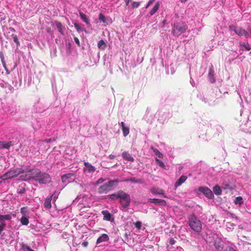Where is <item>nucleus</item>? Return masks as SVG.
Segmentation results:
<instances>
[{
  "mask_svg": "<svg viewBox=\"0 0 251 251\" xmlns=\"http://www.w3.org/2000/svg\"><path fill=\"white\" fill-rule=\"evenodd\" d=\"M81 245L84 247H87L88 245V242L87 241H84L82 243Z\"/></svg>",
  "mask_w": 251,
  "mask_h": 251,
  "instance_id": "obj_52",
  "label": "nucleus"
},
{
  "mask_svg": "<svg viewBox=\"0 0 251 251\" xmlns=\"http://www.w3.org/2000/svg\"><path fill=\"white\" fill-rule=\"evenodd\" d=\"M120 202L122 206L124 208L127 207L130 203V197L129 195L125 192L124 191H120Z\"/></svg>",
  "mask_w": 251,
  "mask_h": 251,
  "instance_id": "obj_5",
  "label": "nucleus"
},
{
  "mask_svg": "<svg viewBox=\"0 0 251 251\" xmlns=\"http://www.w3.org/2000/svg\"><path fill=\"white\" fill-rule=\"evenodd\" d=\"M151 192L154 194L162 195L164 198H167L164 194V190L158 188H153L151 190Z\"/></svg>",
  "mask_w": 251,
  "mask_h": 251,
  "instance_id": "obj_19",
  "label": "nucleus"
},
{
  "mask_svg": "<svg viewBox=\"0 0 251 251\" xmlns=\"http://www.w3.org/2000/svg\"><path fill=\"white\" fill-rule=\"evenodd\" d=\"M214 71L213 69V67H212L209 69V74H208L209 77L210 79H211V82L212 83L214 82L215 81V80L214 78Z\"/></svg>",
  "mask_w": 251,
  "mask_h": 251,
  "instance_id": "obj_26",
  "label": "nucleus"
},
{
  "mask_svg": "<svg viewBox=\"0 0 251 251\" xmlns=\"http://www.w3.org/2000/svg\"><path fill=\"white\" fill-rule=\"evenodd\" d=\"M20 211H21V213L24 215L23 216H25L26 213L27 212V207H23L21 208V210H20Z\"/></svg>",
  "mask_w": 251,
  "mask_h": 251,
  "instance_id": "obj_41",
  "label": "nucleus"
},
{
  "mask_svg": "<svg viewBox=\"0 0 251 251\" xmlns=\"http://www.w3.org/2000/svg\"><path fill=\"white\" fill-rule=\"evenodd\" d=\"M224 242L221 239H217L214 241V246L215 249L218 251H225L224 250Z\"/></svg>",
  "mask_w": 251,
  "mask_h": 251,
  "instance_id": "obj_10",
  "label": "nucleus"
},
{
  "mask_svg": "<svg viewBox=\"0 0 251 251\" xmlns=\"http://www.w3.org/2000/svg\"><path fill=\"white\" fill-rule=\"evenodd\" d=\"M54 24L57 27V29L59 32L62 35H64V31L65 30V27L64 26L62 25L61 22L58 21H55Z\"/></svg>",
  "mask_w": 251,
  "mask_h": 251,
  "instance_id": "obj_16",
  "label": "nucleus"
},
{
  "mask_svg": "<svg viewBox=\"0 0 251 251\" xmlns=\"http://www.w3.org/2000/svg\"><path fill=\"white\" fill-rule=\"evenodd\" d=\"M154 0H150L146 6V8H148L154 2Z\"/></svg>",
  "mask_w": 251,
  "mask_h": 251,
  "instance_id": "obj_49",
  "label": "nucleus"
},
{
  "mask_svg": "<svg viewBox=\"0 0 251 251\" xmlns=\"http://www.w3.org/2000/svg\"><path fill=\"white\" fill-rule=\"evenodd\" d=\"M148 201L154 204L159 203L160 205L165 206L167 204L166 201L158 199H149Z\"/></svg>",
  "mask_w": 251,
  "mask_h": 251,
  "instance_id": "obj_15",
  "label": "nucleus"
},
{
  "mask_svg": "<svg viewBox=\"0 0 251 251\" xmlns=\"http://www.w3.org/2000/svg\"><path fill=\"white\" fill-rule=\"evenodd\" d=\"M222 188L225 190H231L232 187L228 178H225L222 183Z\"/></svg>",
  "mask_w": 251,
  "mask_h": 251,
  "instance_id": "obj_13",
  "label": "nucleus"
},
{
  "mask_svg": "<svg viewBox=\"0 0 251 251\" xmlns=\"http://www.w3.org/2000/svg\"><path fill=\"white\" fill-rule=\"evenodd\" d=\"M108 158L110 159H113L115 158V156L114 155H113V154H110L109 156H108Z\"/></svg>",
  "mask_w": 251,
  "mask_h": 251,
  "instance_id": "obj_53",
  "label": "nucleus"
},
{
  "mask_svg": "<svg viewBox=\"0 0 251 251\" xmlns=\"http://www.w3.org/2000/svg\"><path fill=\"white\" fill-rule=\"evenodd\" d=\"M234 202L236 204H242L243 202L242 198L241 197H236L234 200Z\"/></svg>",
  "mask_w": 251,
  "mask_h": 251,
  "instance_id": "obj_36",
  "label": "nucleus"
},
{
  "mask_svg": "<svg viewBox=\"0 0 251 251\" xmlns=\"http://www.w3.org/2000/svg\"><path fill=\"white\" fill-rule=\"evenodd\" d=\"M120 191L116 193H114L111 195H109L108 197L112 200H116L118 199H119V196H120Z\"/></svg>",
  "mask_w": 251,
  "mask_h": 251,
  "instance_id": "obj_29",
  "label": "nucleus"
},
{
  "mask_svg": "<svg viewBox=\"0 0 251 251\" xmlns=\"http://www.w3.org/2000/svg\"><path fill=\"white\" fill-rule=\"evenodd\" d=\"M24 170L22 168H18L15 170L10 171L1 176L0 178L6 180L17 176L19 175L24 173Z\"/></svg>",
  "mask_w": 251,
  "mask_h": 251,
  "instance_id": "obj_6",
  "label": "nucleus"
},
{
  "mask_svg": "<svg viewBox=\"0 0 251 251\" xmlns=\"http://www.w3.org/2000/svg\"><path fill=\"white\" fill-rule=\"evenodd\" d=\"M242 46L244 47L247 50H250L251 49V47H250V45L249 44H247L246 45L245 43H242L240 44Z\"/></svg>",
  "mask_w": 251,
  "mask_h": 251,
  "instance_id": "obj_45",
  "label": "nucleus"
},
{
  "mask_svg": "<svg viewBox=\"0 0 251 251\" xmlns=\"http://www.w3.org/2000/svg\"><path fill=\"white\" fill-rule=\"evenodd\" d=\"M75 176L74 173H68L65 174L61 176V181L63 183H67V184L73 181L72 178Z\"/></svg>",
  "mask_w": 251,
  "mask_h": 251,
  "instance_id": "obj_9",
  "label": "nucleus"
},
{
  "mask_svg": "<svg viewBox=\"0 0 251 251\" xmlns=\"http://www.w3.org/2000/svg\"><path fill=\"white\" fill-rule=\"evenodd\" d=\"M180 0L182 3H184V2H186L188 0Z\"/></svg>",
  "mask_w": 251,
  "mask_h": 251,
  "instance_id": "obj_59",
  "label": "nucleus"
},
{
  "mask_svg": "<svg viewBox=\"0 0 251 251\" xmlns=\"http://www.w3.org/2000/svg\"><path fill=\"white\" fill-rule=\"evenodd\" d=\"M200 190L208 199H212L214 197L212 192L207 187H201Z\"/></svg>",
  "mask_w": 251,
  "mask_h": 251,
  "instance_id": "obj_12",
  "label": "nucleus"
},
{
  "mask_svg": "<svg viewBox=\"0 0 251 251\" xmlns=\"http://www.w3.org/2000/svg\"><path fill=\"white\" fill-rule=\"evenodd\" d=\"M104 181V179L102 178H99L97 181L96 182V185H98L100 183H102Z\"/></svg>",
  "mask_w": 251,
  "mask_h": 251,
  "instance_id": "obj_47",
  "label": "nucleus"
},
{
  "mask_svg": "<svg viewBox=\"0 0 251 251\" xmlns=\"http://www.w3.org/2000/svg\"><path fill=\"white\" fill-rule=\"evenodd\" d=\"M140 5V2L134 1L131 4V6L133 8L138 7Z\"/></svg>",
  "mask_w": 251,
  "mask_h": 251,
  "instance_id": "obj_43",
  "label": "nucleus"
},
{
  "mask_svg": "<svg viewBox=\"0 0 251 251\" xmlns=\"http://www.w3.org/2000/svg\"><path fill=\"white\" fill-rule=\"evenodd\" d=\"M250 53L251 54V51L250 52Z\"/></svg>",
  "mask_w": 251,
  "mask_h": 251,
  "instance_id": "obj_60",
  "label": "nucleus"
},
{
  "mask_svg": "<svg viewBox=\"0 0 251 251\" xmlns=\"http://www.w3.org/2000/svg\"><path fill=\"white\" fill-rule=\"evenodd\" d=\"M0 58H1V62H2V65H3V67L5 68V70L7 71V74H9V72H8V70H7V69L6 68V63L5 62L4 58L3 56L0 55Z\"/></svg>",
  "mask_w": 251,
  "mask_h": 251,
  "instance_id": "obj_42",
  "label": "nucleus"
},
{
  "mask_svg": "<svg viewBox=\"0 0 251 251\" xmlns=\"http://www.w3.org/2000/svg\"><path fill=\"white\" fill-rule=\"evenodd\" d=\"M11 219V216L10 214L7 215H0V221L4 222V220H10Z\"/></svg>",
  "mask_w": 251,
  "mask_h": 251,
  "instance_id": "obj_30",
  "label": "nucleus"
},
{
  "mask_svg": "<svg viewBox=\"0 0 251 251\" xmlns=\"http://www.w3.org/2000/svg\"><path fill=\"white\" fill-rule=\"evenodd\" d=\"M229 28L231 31H234L239 36H244L246 38L249 37V32L240 27H237L234 25H229Z\"/></svg>",
  "mask_w": 251,
  "mask_h": 251,
  "instance_id": "obj_7",
  "label": "nucleus"
},
{
  "mask_svg": "<svg viewBox=\"0 0 251 251\" xmlns=\"http://www.w3.org/2000/svg\"><path fill=\"white\" fill-rule=\"evenodd\" d=\"M160 5V2L158 1L156 3L153 7L151 9V10L150 12V14L151 16L154 15L159 9V6Z\"/></svg>",
  "mask_w": 251,
  "mask_h": 251,
  "instance_id": "obj_25",
  "label": "nucleus"
},
{
  "mask_svg": "<svg viewBox=\"0 0 251 251\" xmlns=\"http://www.w3.org/2000/svg\"><path fill=\"white\" fill-rule=\"evenodd\" d=\"M109 238L107 234H102L101 236L98 238L97 240L96 244H99L101 242H106L109 240Z\"/></svg>",
  "mask_w": 251,
  "mask_h": 251,
  "instance_id": "obj_18",
  "label": "nucleus"
},
{
  "mask_svg": "<svg viewBox=\"0 0 251 251\" xmlns=\"http://www.w3.org/2000/svg\"><path fill=\"white\" fill-rule=\"evenodd\" d=\"M225 251H235L234 249H233L232 248H231L230 247H227L225 249Z\"/></svg>",
  "mask_w": 251,
  "mask_h": 251,
  "instance_id": "obj_50",
  "label": "nucleus"
},
{
  "mask_svg": "<svg viewBox=\"0 0 251 251\" xmlns=\"http://www.w3.org/2000/svg\"><path fill=\"white\" fill-rule=\"evenodd\" d=\"M23 248L24 250H27V251H34L33 250L31 249L28 246H27L26 245H25V244L23 245Z\"/></svg>",
  "mask_w": 251,
  "mask_h": 251,
  "instance_id": "obj_46",
  "label": "nucleus"
},
{
  "mask_svg": "<svg viewBox=\"0 0 251 251\" xmlns=\"http://www.w3.org/2000/svg\"><path fill=\"white\" fill-rule=\"evenodd\" d=\"M12 145L13 144L11 141L8 142H0V150L4 148L9 149Z\"/></svg>",
  "mask_w": 251,
  "mask_h": 251,
  "instance_id": "obj_23",
  "label": "nucleus"
},
{
  "mask_svg": "<svg viewBox=\"0 0 251 251\" xmlns=\"http://www.w3.org/2000/svg\"><path fill=\"white\" fill-rule=\"evenodd\" d=\"M155 161L156 162L157 165L161 168H164L165 167V166L164 163L162 161L159 160V159L156 158Z\"/></svg>",
  "mask_w": 251,
  "mask_h": 251,
  "instance_id": "obj_37",
  "label": "nucleus"
},
{
  "mask_svg": "<svg viewBox=\"0 0 251 251\" xmlns=\"http://www.w3.org/2000/svg\"><path fill=\"white\" fill-rule=\"evenodd\" d=\"M84 167L83 168L84 172L93 173L96 171V168L88 162H85L84 163Z\"/></svg>",
  "mask_w": 251,
  "mask_h": 251,
  "instance_id": "obj_11",
  "label": "nucleus"
},
{
  "mask_svg": "<svg viewBox=\"0 0 251 251\" xmlns=\"http://www.w3.org/2000/svg\"><path fill=\"white\" fill-rule=\"evenodd\" d=\"M41 172L39 169H33L27 171L26 174L22 175L21 178L24 181H28L31 179L37 181L41 175Z\"/></svg>",
  "mask_w": 251,
  "mask_h": 251,
  "instance_id": "obj_3",
  "label": "nucleus"
},
{
  "mask_svg": "<svg viewBox=\"0 0 251 251\" xmlns=\"http://www.w3.org/2000/svg\"><path fill=\"white\" fill-rule=\"evenodd\" d=\"M99 19L100 21H102L103 23H105L106 22V18L104 15L102 13H100L99 14Z\"/></svg>",
  "mask_w": 251,
  "mask_h": 251,
  "instance_id": "obj_40",
  "label": "nucleus"
},
{
  "mask_svg": "<svg viewBox=\"0 0 251 251\" xmlns=\"http://www.w3.org/2000/svg\"><path fill=\"white\" fill-rule=\"evenodd\" d=\"M9 30L12 31L13 33L15 32V30L14 28H12V27H10L9 28Z\"/></svg>",
  "mask_w": 251,
  "mask_h": 251,
  "instance_id": "obj_55",
  "label": "nucleus"
},
{
  "mask_svg": "<svg viewBox=\"0 0 251 251\" xmlns=\"http://www.w3.org/2000/svg\"><path fill=\"white\" fill-rule=\"evenodd\" d=\"M79 14L81 20L84 22H85L87 25L90 26L91 24L90 23V21L87 16L82 12H79Z\"/></svg>",
  "mask_w": 251,
  "mask_h": 251,
  "instance_id": "obj_24",
  "label": "nucleus"
},
{
  "mask_svg": "<svg viewBox=\"0 0 251 251\" xmlns=\"http://www.w3.org/2000/svg\"><path fill=\"white\" fill-rule=\"evenodd\" d=\"M248 30L249 31V32L250 33V34H251V27H249L248 28Z\"/></svg>",
  "mask_w": 251,
  "mask_h": 251,
  "instance_id": "obj_58",
  "label": "nucleus"
},
{
  "mask_svg": "<svg viewBox=\"0 0 251 251\" xmlns=\"http://www.w3.org/2000/svg\"><path fill=\"white\" fill-rule=\"evenodd\" d=\"M135 227L138 229H140L142 226V223L140 221H137L134 223Z\"/></svg>",
  "mask_w": 251,
  "mask_h": 251,
  "instance_id": "obj_44",
  "label": "nucleus"
},
{
  "mask_svg": "<svg viewBox=\"0 0 251 251\" xmlns=\"http://www.w3.org/2000/svg\"><path fill=\"white\" fill-rule=\"evenodd\" d=\"M99 49L104 50L106 47V45L103 40H100L98 44Z\"/></svg>",
  "mask_w": 251,
  "mask_h": 251,
  "instance_id": "obj_32",
  "label": "nucleus"
},
{
  "mask_svg": "<svg viewBox=\"0 0 251 251\" xmlns=\"http://www.w3.org/2000/svg\"><path fill=\"white\" fill-rule=\"evenodd\" d=\"M101 213L103 216V220L106 221H112L114 220V218H112V215L107 210H103L101 211Z\"/></svg>",
  "mask_w": 251,
  "mask_h": 251,
  "instance_id": "obj_14",
  "label": "nucleus"
},
{
  "mask_svg": "<svg viewBox=\"0 0 251 251\" xmlns=\"http://www.w3.org/2000/svg\"><path fill=\"white\" fill-rule=\"evenodd\" d=\"M213 192L217 195H220L222 194V190L219 185H216L213 189Z\"/></svg>",
  "mask_w": 251,
  "mask_h": 251,
  "instance_id": "obj_27",
  "label": "nucleus"
},
{
  "mask_svg": "<svg viewBox=\"0 0 251 251\" xmlns=\"http://www.w3.org/2000/svg\"><path fill=\"white\" fill-rule=\"evenodd\" d=\"M6 226V223L4 222H0V235L1 233V232L4 229Z\"/></svg>",
  "mask_w": 251,
  "mask_h": 251,
  "instance_id": "obj_39",
  "label": "nucleus"
},
{
  "mask_svg": "<svg viewBox=\"0 0 251 251\" xmlns=\"http://www.w3.org/2000/svg\"><path fill=\"white\" fill-rule=\"evenodd\" d=\"M52 197H53V195H51L50 197L46 198L45 201L44 205L47 209H50L51 207V201L52 199Z\"/></svg>",
  "mask_w": 251,
  "mask_h": 251,
  "instance_id": "obj_17",
  "label": "nucleus"
},
{
  "mask_svg": "<svg viewBox=\"0 0 251 251\" xmlns=\"http://www.w3.org/2000/svg\"><path fill=\"white\" fill-rule=\"evenodd\" d=\"M187 29L188 26L185 23L182 21L176 22L174 24L172 34L174 36L178 37L184 33Z\"/></svg>",
  "mask_w": 251,
  "mask_h": 251,
  "instance_id": "obj_2",
  "label": "nucleus"
},
{
  "mask_svg": "<svg viewBox=\"0 0 251 251\" xmlns=\"http://www.w3.org/2000/svg\"><path fill=\"white\" fill-rule=\"evenodd\" d=\"M74 40H75V43L77 44V45L78 47H80V42H79V40L78 38L77 37H75Z\"/></svg>",
  "mask_w": 251,
  "mask_h": 251,
  "instance_id": "obj_48",
  "label": "nucleus"
},
{
  "mask_svg": "<svg viewBox=\"0 0 251 251\" xmlns=\"http://www.w3.org/2000/svg\"><path fill=\"white\" fill-rule=\"evenodd\" d=\"M124 181H126V182L131 181V182L135 183H142V180L141 179H136L135 177H131L129 179L125 180Z\"/></svg>",
  "mask_w": 251,
  "mask_h": 251,
  "instance_id": "obj_28",
  "label": "nucleus"
},
{
  "mask_svg": "<svg viewBox=\"0 0 251 251\" xmlns=\"http://www.w3.org/2000/svg\"><path fill=\"white\" fill-rule=\"evenodd\" d=\"M119 182L117 179L111 180L108 182L100 186L98 189V192L99 194H106L112 190V187L115 185H117Z\"/></svg>",
  "mask_w": 251,
  "mask_h": 251,
  "instance_id": "obj_4",
  "label": "nucleus"
},
{
  "mask_svg": "<svg viewBox=\"0 0 251 251\" xmlns=\"http://www.w3.org/2000/svg\"><path fill=\"white\" fill-rule=\"evenodd\" d=\"M188 224L190 228L196 233L199 234L202 229L201 221L195 214L191 215L188 218Z\"/></svg>",
  "mask_w": 251,
  "mask_h": 251,
  "instance_id": "obj_1",
  "label": "nucleus"
},
{
  "mask_svg": "<svg viewBox=\"0 0 251 251\" xmlns=\"http://www.w3.org/2000/svg\"><path fill=\"white\" fill-rule=\"evenodd\" d=\"M25 189L24 186H22V185L20 186L17 190V192L19 194H21L25 193Z\"/></svg>",
  "mask_w": 251,
  "mask_h": 251,
  "instance_id": "obj_38",
  "label": "nucleus"
},
{
  "mask_svg": "<svg viewBox=\"0 0 251 251\" xmlns=\"http://www.w3.org/2000/svg\"><path fill=\"white\" fill-rule=\"evenodd\" d=\"M124 1L126 2V5L127 6L129 4L130 0H124Z\"/></svg>",
  "mask_w": 251,
  "mask_h": 251,
  "instance_id": "obj_54",
  "label": "nucleus"
},
{
  "mask_svg": "<svg viewBox=\"0 0 251 251\" xmlns=\"http://www.w3.org/2000/svg\"><path fill=\"white\" fill-rule=\"evenodd\" d=\"M21 223L23 225L26 226L29 223L28 219L25 216H22L21 218Z\"/></svg>",
  "mask_w": 251,
  "mask_h": 251,
  "instance_id": "obj_33",
  "label": "nucleus"
},
{
  "mask_svg": "<svg viewBox=\"0 0 251 251\" xmlns=\"http://www.w3.org/2000/svg\"><path fill=\"white\" fill-rule=\"evenodd\" d=\"M39 176L36 181H38L40 184H46L51 181L50 177L47 173L41 172Z\"/></svg>",
  "mask_w": 251,
  "mask_h": 251,
  "instance_id": "obj_8",
  "label": "nucleus"
},
{
  "mask_svg": "<svg viewBox=\"0 0 251 251\" xmlns=\"http://www.w3.org/2000/svg\"><path fill=\"white\" fill-rule=\"evenodd\" d=\"M53 197H52V199H53L54 201H56V200L57 198V197L56 196H55L54 194H53Z\"/></svg>",
  "mask_w": 251,
  "mask_h": 251,
  "instance_id": "obj_56",
  "label": "nucleus"
},
{
  "mask_svg": "<svg viewBox=\"0 0 251 251\" xmlns=\"http://www.w3.org/2000/svg\"><path fill=\"white\" fill-rule=\"evenodd\" d=\"M176 241L173 238L170 239L169 243L171 245H173L176 243Z\"/></svg>",
  "mask_w": 251,
  "mask_h": 251,
  "instance_id": "obj_51",
  "label": "nucleus"
},
{
  "mask_svg": "<svg viewBox=\"0 0 251 251\" xmlns=\"http://www.w3.org/2000/svg\"><path fill=\"white\" fill-rule=\"evenodd\" d=\"M151 149L159 158L163 157V154L157 149L154 148L152 146H151Z\"/></svg>",
  "mask_w": 251,
  "mask_h": 251,
  "instance_id": "obj_31",
  "label": "nucleus"
},
{
  "mask_svg": "<svg viewBox=\"0 0 251 251\" xmlns=\"http://www.w3.org/2000/svg\"><path fill=\"white\" fill-rule=\"evenodd\" d=\"M122 129L124 137H126L129 133V128L128 127L125 126V125L123 122L121 123Z\"/></svg>",
  "mask_w": 251,
  "mask_h": 251,
  "instance_id": "obj_22",
  "label": "nucleus"
},
{
  "mask_svg": "<svg viewBox=\"0 0 251 251\" xmlns=\"http://www.w3.org/2000/svg\"><path fill=\"white\" fill-rule=\"evenodd\" d=\"M74 26L75 27V29H76L77 31L78 32V33H80V32L81 31H85V32H86V30L83 28H81L79 25L77 24V23H75L74 24Z\"/></svg>",
  "mask_w": 251,
  "mask_h": 251,
  "instance_id": "obj_34",
  "label": "nucleus"
},
{
  "mask_svg": "<svg viewBox=\"0 0 251 251\" xmlns=\"http://www.w3.org/2000/svg\"><path fill=\"white\" fill-rule=\"evenodd\" d=\"M187 178V176H182L180 177V178L177 180V181L175 184V186L176 187H177L178 186L181 185L183 182H184Z\"/></svg>",
  "mask_w": 251,
  "mask_h": 251,
  "instance_id": "obj_20",
  "label": "nucleus"
},
{
  "mask_svg": "<svg viewBox=\"0 0 251 251\" xmlns=\"http://www.w3.org/2000/svg\"><path fill=\"white\" fill-rule=\"evenodd\" d=\"M123 157L126 160L133 162L134 161V159L133 157L131 156V155L126 151H124L122 153Z\"/></svg>",
  "mask_w": 251,
  "mask_h": 251,
  "instance_id": "obj_21",
  "label": "nucleus"
},
{
  "mask_svg": "<svg viewBox=\"0 0 251 251\" xmlns=\"http://www.w3.org/2000/svg\"><path fill=\"white\" fill-rule=\"evenodd\" d=\"M11 36L13 38L14 42L16 44L17 46H19L20 45V43L18 40L17 35L12 33Z\"/></svg>",
  "mask_w": 251,
  "mask_h": 251,
  "instance_id": "obj_35",
  "label": "nucleus"
},
{
  "mask_svg": "<svg viewBox=\"0 0 251 251\" xmlns=\"http://www.w3.org/2000/svg\"><path fill=\"white\" fill-rule=\"evenodd\" d=\"M44 142H50L51 141V139H46V140H45L44 141Z\"/></svg>",
  "mask_w": 251,
  "mask_h": 251,
  "instance_id": "obj_57",
  "label": "nucleus"
}]
</instances>
